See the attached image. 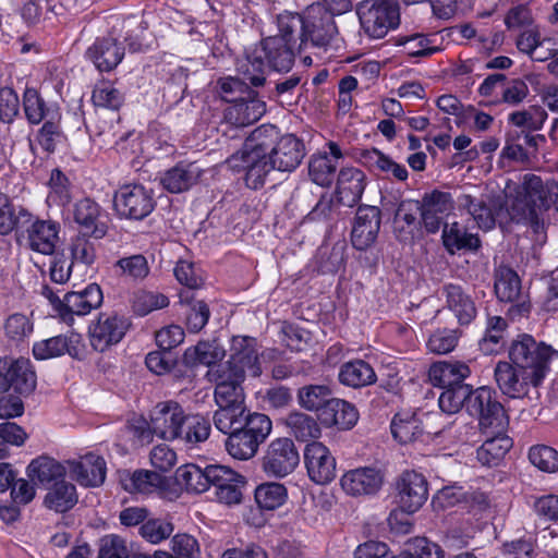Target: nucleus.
Instances as JSON below:
<instances>
[{"instance_id": "f257e3e1", "label": "nucleus", "mask_w": 558, "mask_h": 558, "mask_svg": "<svg viewBox=\"0 0 558 558\" xmlns=\"http://www.w3.org/2000/svg\"><path fill=\"white\" fill-rule=\"evenodd\" d=\"M459 204L473 217L480 228L489 230L496 221L500 223L535 222L538 214L551 205L558 210V182L546 183L535 174H525L520 184L506 183L505 195L473 197L464 194Z\"/></svg>"}, {"instance_id": "f03ea898", "label": "nucleus", "mask_w": 558, "mask_h": 558, "mask_svg": "<svg viewBox=\"0 0 558 558\" xmlns=\"http://www.w3.org/2000/svg\"><path fill=\"white\" fill-rule=\"evenodd\" d=\"M226 351H185L184 362L191 366L205 365L207 376L216 383L215 401L218 409L214 412L213 423L223 421L239 412L246 411L241 383L248 371L254 377L262 374L260 360L265 361V351L260 356L256 351H234L227 361H222Z\"/></svg>"}, {"instance_id": "7ed1b4c3", "label": "nucleus", "mask_w": 558, "mask_h": 558, "mask_svg": "<svg viewBox=\"0 0 558 558\" xmlns=\"http://www.w3.org/2000/svg\"><path fill=\"white\" fill-rule=\"evenodd\" d=\"M510 362L500 361L495 367V380L510 398L527 395L530 386L542 384L549 369L548 351H509Z\"/></svg>"}, {"instance_id": "20e7f679", "label": "nucleus", "mask_w": 558, "mask_h": 558, "mask_svg": "<svg viewBox=\"0 0 558 558\" xmlns=\"http://www.w3.org/2000/svg\"><path fill=\"white\" fill-rule=\"evenodd\" d=\"M214 426L227 435V452L241 461L254 458L272 430V422L268 415L250 410L223 418Z\"/></svg>"}, {"instance_id": "39448f33", "label": "nucleus", "mask_w": 558, "mask_h": 558, "mask_svg": "<svg viewBox=\"0 0 558 558\" xmlns=\"http://www.w3.org/2000/svg\"><path fill=\"white\" fill-rule=\"evenodd\" d=\"M277 137L276 126L262 125L252 132L244 148L227 160L231 169L246 172L247 186L258 189L264 184L267 174L277 170L269 154V146Z\"/></svg>"}, {"instance_id": "423d86ee", "label": "nucleus", "mask_w": 558, "mask_h": 558, "mask_svg": "<svg viewBox=\"0 0 558 558\" xmlns=\"http://www.w3.org/2000/svg\"><path fill=\"white\" fill-rule=\"evenodd\" d=\"M335 15L339 14L322 3H312L302 14H280V25L286 33H294L302 45L311 43L314 47L326 48L338 34Z\"/></svg>"}, {"instance_id": "0eeeda50", "label": "nucleus", "mask_w": 558, "mask_h": 558, "mask_svg": "<svg viewBox=\"0 0 558 558\" xmlns=\"http://www.w3.org/2000/svg\"><path fill=\"white\" fill-rule=\"evenodd\" d=\"M356 13L362 28L373 38H383L400 22L397 0H364L359 3Z\"/></svg>"}, {"instance_id": "6e6552de", "label": "nucleus", "mask_w": 558, "mask_h": 558, "mask_svg": "<svg viewBox=\"0 0 558 558\" xmlns=\"http://www.w3.org/2000/svg\"><path fill=\"white\" fill-rule=\"evenodd\" d=\"M466 411L478 417L482 432L487 429L506 430L509 418L504 405L496 399V393L490 388L480 387L473 390Z\"/></svg>"}, {"instance_id": "1a4fd4ad", "label": "nucleus", "mask_w": 558, "mask_h": 558, "mask_svg": "<svg viewBox=\"0 0 558 558\" xmlns=\"http://www.w3.org/2000/svg\"><path fill=\"white\" fill-rule=\"evenodd\" d=\"M155 206L153 192L141 184H125L113 195V208L120 218L143 220Z\"/></svg>"}, {"instance_id": "9d476101", "label": "nucleus", "mask_w": 558, "mask_h": 558, "mask_svg": "<svg viewBox=\"0 0 558 558\" xmlns=\"http://www.w3.org/2000/svg\"><path fill=\"white\" fill-rule=\"evenodd\" d=\"M37 376L27 359H0V392L29 396L36 388Z\"/></svg>"}, {"instance_id": "9b49d317", "label": "nucleus", "mask_w": 558, "mask_h": 558, "mask_svg": "<svg viewBox=\"0 0 558 558\" xmlns=\"http://www.w3.org/2000/svg\"><path fill=\"white\" fill-rule=\"evenodd\" d=\"M279 33L262 40V51L268 62L269 68L278 72H288L291 70L295 60V51L302 44L294 33H286L280 25V15L278 16Z\"/></svg>"}, {"instance_id": "f8f14e48", "label": "nucleus", "mask_w": 558, "mask_h": 558, "mask_svg": "<svg viewBox=\"0 0 558 558\" xmlns=\"http://www.w3.org/2000/svg\"><path fill=\"white\" fill-rule=\"evenodd\" d=\"M300 454L292 439L279 437L271 440L262 458V469L270 477L282 478L299 465Z\"/></svg>"}, {"instance_id": "ddd939ff", "label": "nucleus", "mask_w": 558, "mask_h": 558, "mask_svg": "<svg viewBox=\"0 0 558 558\" xmlns=\"http://www.w3.org/2000/svg\"><path fill=\"white\" fill-rule=\"evenodd\" d=\"M397 501L402 511L414 513L427 500L426 478L415 471H404L396 481Z\"/></svg>"}, {"instance_id": "4468645a", "label": "nucleus", "mask_w": 558, "mask_h": 558, "mask_svg": "<svg viewBox=\"0 0 558 558\" xmlns=\"http://www.w3.org/2000/svg\"><path fill=\"white\" fill-rule=\"evenodd\" d=\"M57 305L62 312L61 319L72 324L74 315L83 316L97 308L102 303V292L98 284L92 283L80 292H68L63 300H57Z\"/></svg>"}, {"instance_id": "2eb2a0df", "label": "nucleus", "mask_w": 558, "mask_h": 558, "mask_svg": "<svg viewBox=\"0 0 558 558\" xmlns=\"http://www.w3.org/2000/svg\"><path fill=\"white\" fill-rule=\"evenodd\" d=\"M304 461L310 478L316 484L325 485L336 477V459L324 444H307Z\"/></svg>"}, {"instance_id": "dca6fc26", "label": "nucleus", "mask_w": 558, "mask_h": 558, "mask_svg": "<svg viewBox=\"0 0 558 558\" xmlns=\"http://www.w3.org/2000/svg\"><path fill=\"white\" fill-rule=\"evenodd\" d=\"M90 137L101 146H113L125 141L130 132L121 125L120 116L116 111H99L89 119L87 124Z\"/></svg>"}, {"instance_id": "f3484780", "label": "nucleus", "mask_w": 558, "mask_h": 558, "mask_svg": "<svg viewBox=\"0 0 558 558\" xmlns=\"http://www.w3.org/2000/svg\"><path fill=\"white\" fill-rule=\"evenodd\" d=\"M381 222V211L376 206L362 205L357 208L351 232L352 245L364 251L372 246L378 235Z\"/></svg>"}, {"instance_id": "a211bd4d", "label": "nucleus", "mask_w": 558, "mask_h": 558, "mask_svg": "<svg viewBox=\"0 0 558 558\" xmlns=\"http://www.w3.org/2000/svg\"><path fill=\"white\" fill-rule=\"evenodd\" d=\"M421 221L428 233H436L444 223L445 217L453 209L450 193L434 190L425 193L420 201Z\"/></svg>"}, {"instance_id": "6ab92c4d", "label": "nucleus", "mask_w": 558, "mask_h": 558, "mask_svg": "<svg viewBox=\"0 0 558 558\" xmlns=\"http://www.w3.org/2000/svg\"><path fill=\"white\" fill-rule=\"evenodd\" d=\"M183 415L184 411L178 402H159L150 413L149 427L158 437L165 440H174Z\"/></svg>"}, {"instance_id": "aec40b11", "label": "nucleus", "mask_w": 558, "mask_h": 558, "mask_svg": "<svg viewBox=\"0 0 558 558\" xmlns=\"http://www.w3.org/2000/svg\"><path fill=\"white\" fill-rule=\"evenodd\" d=\"M266 112V104L257 97L255 90L247 92L225 110V119L228 123L244 128L257 122Z\"/></svg>"}, {"instance_id": "412c9836", "label": "nucleus", "mask_w": 558, "mask_h": 558, "mask_svg": "<svg viewBox=\"0 0 558 558\" xmlns=\"http://www.w3.org/2000/svg\"><path fill=\"white\" fill-rule=\"evenodd\" d=\"M383 482L381 472L369 466L350 470L340 480L342 489L351 496L374 495L380 489Z\"/></svg>"}, {"instance_id": "4be33fe9", "label": "nucleus", "mask_w": 558, "mask_h": 558, "mask_svg": "<svg viewBox=\"0 0 558 558\" xmlns=\"http://www.w3.org/2000/svg\"><path fill=\"white\" fill-rule=\"evenodd\" d=\"M269 154L278 171L291 172L305 157V146L295 135L286 134L269 146Z\"/></svg>"}, {"instance_id": "5701e85b", "label": "nucleus", "mask_w": 558, "mask_h": 558, "mask_svg": "<svg viewBox=\"0 0 558 558\" xmlns=\"http://www.w3.org/2000/svg\"><path fill=\"white\" fill-rule=\"evenodd\" d=\"M203 172L196 162H179L162 174L160 184L169 193H182L197 184Z\"/></svg>"}, {"instance_id": "b1692460", "label": "nucleus", "mask_w": 558, "mask_h": 558, "mask_svg": "<svg viewBox=\"0 0 558 558\" xmlns=\"http://www.w3.org/2000/svg\"><path fill=\"white\" fill-rule=\"evenodd\" d=\"M27 232L29 247L38 253L51 255L59 240L58 225L51 220L32 219L24 227Z\"/></svg>"}, {"instance_id": "393cba45", "label": "nucleus", "mask_w": 558, "mask_h": 558, "mask_svg": "<svg viewBox=\"0 0 558 558\" xmlns=\"http://www.w3.org/2000/svg\"><path fill=\"white\" fill-rule=\"evenodd\" d=\"M317 418L326 427L336 426L339 429H350L356 424L359 413L348 401L332 398L322 409Z\"/></svg>"}, {"instance_id": "a878e982", "label": "nucleus", "mask_w": 558, "mask_h": 558, "mask_svg": "<svg viewBox=\"0 0 558 558\" xmlns=\"http://www.w3.org/2000/svg\"><path fill=\"white\" fill-rule=\"evenodd\" d=\"M365 174L357 168H343L338 174L337 195L338 202L352 207L362 197L365 189Z\"/></svg>"}, {"instance_id": "bb28decb", "label": "nucleus", "mask_w": 558, "mask_h": 558, "mask_svg": "<svg viewBox=\"0 0 558 558\" xmlns=\"http://www.w3.org/2000/svg\"><path fill=\"white\" fill-rule=\"evenodd\" d=\"M471 374L466 363L460 361H442L434 363L428 369L429 381L441 388L463 385Z\"/></svg>"}, {"instance_id": "cd10ccee", "label": "nucleus", "mask_w": 558, "mask_h": 558, "mask_svg": "<svg viewBox=\"0 0 558 558\" xmlns=\"http://www.w3.org/2000/svg\"><path fill=\"white\" fill-rule=\"evenodd\" d=\"M70 471L75 480L84 486H99L106 478L105 460L88 453L81 461H68Z\"/></svg>"}, {"instance_id": "c85d7f7f", "label": "nucleus", "mask_w": 558, "mask_h": 558, "mask_svg": "<svg viewBox=\"0 0 558 558\" xmlns=\"http://www.w3.org/2000/svg\"><path fill=\"white\" fill-rule=\"evenodd\" d=\"M86 53L99 71L108 72L122 61L124 47L114 38H101L97 39Z\"/></svg>"}, {"instance_id": "c756f323", "label": "nucleus", "mask_w": 558, "mask_h": 558, "mask_svg": "<svg viewBox=\"0 0 558 558\" xmlns=\"http://www.w3.org/2000/svg\"><path fill=\"white\" fill-rule=\"evenodd\" d=\"M489 437L477 449V460L487 466L497 465L505 454L512 447V439L505 434V430L487 429L483 432Z\"/></svg>"}, {"instance_id": "7c9ffc66", "label": "nucleus", "mask_w": 558, "mask_h": 558, "mask_svg": "<svg viewBox=\"0 0 558 558\" xmlns=\"http://www.w3.org/2000/svg\"><path fill=\"white\" fill-rule=\"evenodd\" d=\"M99 215L98 204L89 198L81 199L74 206V220L84 235L101 239L106 234V226L98 222Z\"/></svg>"}, {"instance_id": "2f4dec72", "label": "nucleus", "mask_w": 558, "mask_h": 558, "mask_svg": "<svg viewBox=\"0 0 558 558\" xmlns=\"http://www.w3.org/2000/svg\"><path fill=\"white\" fill-rule=\"evenodd\" d=\"M32 219L33 215L26 208L15 205L7 194L0 193V234L24 230Z\"/></svg>"}, {"instance_id": "473e14b6", "label": "nucleus", "mask_w": 558, "mask_h": 558, "mask_svg": "<svg viewBox=\"0 0 558 558\" xmlns=\"http://www.w3.org/2000/svg\"><path fill=\"white\" fill-rule=\"evenodd\" d=\"M125 333V325L118 317H101L89 327L90 342L94 348L117 344Z\"/></svg>"}, {"instance_id": "72a5a7b5", "label": "nucleus", "mask_w": 558, "mask_h": 558, "mask_svg": "<svg viewBox=\"0 0 558 558\" xmlns=\"http://www.w3.org/2000/svg\"><path fill=\"white\" fill-rule=\"evenodd\" d=\"M442 290L447 306L456 314L459 323L462 325L470 324L476 316V307L472 299L458 284H445Z\"/></svg>"}, {"instance_id": "f704fd0d", "label": "nucleus", "mask_w": 558, "mask_h": 558, "mask_svg": "<svg viewBox=\"0 0 558 558\" xmlns=\"http://www.w3.org/2000/svg\"><path fill=\"white\" fill-rule=\"evenodd\" d=\"M391 433L400 444H409L420 439L425 427L415 413L403 412L395 415L391 422Z\"/></svg>"}, {"instance_id": "c9c22d12", "label": "nucleus", "mask_w": 558, "mask_h": 558, "mask_svg": "<svg viewBox=\"0 0 558 558\" xmlns=\"http://www.w3.org/2000/svg\"><path fill=\"white\" fill-rule=\"evenodd\" d=\"M28 476L33 482L48 487L50 484L59 483L65 475V468L57 460L49 457L34 459L28 468Z\"/></svg>"}, {"instance_id": "e433bc0d", "label": "nucleus", "mask_w": 558, "mask_h": 558, "mask_svg": "<svg viewBox=\"0 0 558 558\" xmlns=\"http://www.w3.org/2000/svg\"><path fill=\"white\" fill-rule=\"evenodd\" d=\"M442 243L447 251L453 254L456 251H475L481 246L476 234L469 233L458 222L445 223L442 230Z\"/></svg>"}, {"instance_id": "4c0bfd02", "label": "nucleus", "mask_w": 558, "mask_h": 558, "mask_svg": "<svg viewBox=\"0 0 558 558\" xmlns=\"http://www.w3.org/2000/svg\"><path fill=\"white\" fill-rule=\"evenodd\" d=\"M210 434L209 421L199 414H185L180 422L177 439L195 445L205 441Z\"/></svg>"}, {"instance_id": "58836bf2", "label": "nucleus", "mask_w": 558, "mask_h": 558, "mask_svg": "<svg viewBox=\"0 0 558 558\" xmlns=\"http://www.w3.org/2000/svg\"><path fill=\"white\" fill-rule=\"evenodd\" d=\"M289 433L300 441H307L320 437L322 429L317 420L303 412H291L284 418Z\"/></svg>"}, {"instance_id": "ea45409f", "label": "nucleus", "mask_w": 558, "mask_h": 558, "mask_svg": "<svg viewBox=\"0 0 558 558\" xmlns=\"http://www.w3.org/2000/svg\"><path fill=\"white\" fill-rule=\"evenodd\" d=\"M495 293L501 302H514L521 294V280L508 266H499L495 271Z\"/></svg>"}, {"instance_id": "a19ab883", "label": "nucleus", "mask_w": 558, "mask_h": 558, "mask_svg": "<svg viewBox=\"0 0 558 558\" xmlns=\"http://www.w3.org/2000/svg\"><path fill=\"white\" fill-rule=\"evenodd\" d=\"M77 502L76 488L72 483L61 480L49 488L45 497V505L56 512H65Z\"/></svg>"}, {"instance_id": "79ce46f5", "label": "nucleus", "mask_w": 558, "mask_h": 558, "mask_svg": "<svg viewBox=\"0 0 558 558\" xmlns=\"http://www.w3.org/2000/svg\"><path fill=\"white\" fill-rule=\"evenodd\" d=\"M208 473L209 465L203 470L195 464H185L177 469L175 482L186 492L201 494L209 489Z\"/></svg>"}, {"instance_id": "37998d69", "label": "nucleus", "mask_w": 558, "mask_h": 558, "mask_svg": "<svg viewBox=\"0 0 558 558\" xmlns=\"http://www.w3.org/2000/svg\"><path fill=\"white\" fill-rule=\"evenodd\" d=\"M374 369L364 361L357 360L344 364L339 373V380L345 386L359 388L375 381Z\"/></svg>"}, {"instance_id": "c03bdc74", "label": "nucleus", "mask_w": 558, "mask_h": 558, "mask_svg": "<svg viewBox=\"0 0 558 558\" xmlns=\"http://www.w3.org/2000/svg\"><path fill=\"white\" fill-rule=\"evenodd\" d=\"M331 389L327 385H306L298 391V402L306 411L316 412L317 416L322 409L331 400Z\"/></svg>"}, {"instance_id": "a18cd8bd", "label": "nucleus", "mask_w": 558, "mask_h": 558, "mask_svg": "<svg viewBox=\"0 0 558 558\" xmlns=\"http://www.w3.org/2000/svg\"><path fill=\"white\" fill-rule=\"evenodd\" d=\"M472 393L473 388L468 384L444 388L438 399L439 408L448 414L458 413L462 408L466 409Z\"/></svg>"}, {"instance_id": "49530a36", "label": "nucleus", "mask_w": 558, "mask_h": 558, "mask_svg": "<svg viewBox=\"0 0 558 558\" xmlns=\"http://www.w3.org/2000/svg\"><path fill=\"white\" fill-rule=\"evenodd\" d=\"M179 352L180 351H149L145 357L146 366L156 375L169 373L180 366L192 367L184 362L185 352L183 353V360L180 362Z\"/></svg>"}, {"instance_id": "de8ad7c7", "label": "nucleus", "mask_w": 558, "mask_h": 558, "mask_svg": "<svg viewBox=\"0 0 558 558\" xmlns=\"http://www.w3.org/2000/svg\"><path fill=\"white\" fill-rule=\"evenodd\" d=\"M337 162L327 154L312 156L308 174L313 182L320 186H329L333 182Z\"/></svg>"}, {"instance_id": "09e8293b", "label": "nucleus", "mask_w": 558, "mask_h": 558, "mask_svg": "<svg viewBox=\"0 0 558 558\" xmlns=\"http://www.w3.org/2000/svg\"><path fill=\"white\" fill-rule=\"evenodd\" d=\"M287 497V489L282 484L268 483L259 485L255 490V500L260 509L274 510L280 507Z\"/></svg>"}, {"instance_id": "8fccbe9b", "label": "nucleus", "mask_w": 558, "mask_h": 558, "mask_svg": "<svg viewBox=\"0 0 558 558\" xmlns=\"http://www.w3.org/2000/svg\"><path fill=\"white\" fill-rule=\"evenodd\" d=\"M548 114L539 106H531L525 110L514 111L509 114V122L518 128H524L530 132L538 131L543 128Z\"/></svg>"}, {"instance_id": "3c124183", "label": "nucleus", "mask_w": 558, "mask_h": 558, "mask_svg": "<svg viewBox=\"0 0 558 558\" xmlns=\"http://www.w3.org/2000/svg\"><path fill=\"white\" fill-rule=\"evenodd\" d=\"M92 100L96 107L110 109L111 111L117 112V110L122 106L124 97L123 94L111 83L102 82L95 86Z\"/></svg>"}, {"instance_id": "603ef678", "label": "nucleus", "mask_w": 558, "mask_h": 558, "mask_svg": "<svg viewBox=\"0 0 558 558\" xmlns=\"http://www.w3.org/2000/svg\"><path fill=\"white\" fill-rule=\"evenodd\" d=\"M4 331L14 345H20L33 332V323L26 315L15 313L7 318Z\"/></svg>"}, {"instance_id": "864d4df0", "label": "nucleus", "mask_w": 558, "mask_h": 558, "mask_svg": "<svg viewBox=\"0 0 558 558\" xmlns=\"http://www.w3.org/2000/svg\"><path fill=\"white\" fill-rule=\"evenodd\" d=\"M529 460L542 472L556 473L558 471V451L553 447L533 446L529 451Z\"/></svg>"}, {"instance_id": "5fc2aeb1", "label": "nucleus", "mask_w": 558, "mask_h": 558, "mask_svg": "<svg viewBox=\"0 0 558 558\" xmlns=\"http://www.w3.org/2000/svg\"><path fill=\"white\" fill-rule=\"evenodd\" d=\"M49 187L47 196L49 205L65 206L71 202L69 180L59 169L51 171Z\"/></svg>"}, {"instance_id": "6e6d98bb", "label": "nucleus", "mask_w": 558, "mask_h": 558, "mask_svg": "<svg viewBox=\"0 0 558 558\" xmlns=\"http://www.w3.org/2000/svg\"><path fill=\"white\" fill-rule=\"evenodd\" d=\"M160 476L156 472L138 470L122 481L123 487L130 493L148 494L158 486Z\"/></svg>"}, {"instance_id": "4d7b16f0", "label": "nucleus", "mask_w": 558, "mask_h": 558, "mask_svg": "<svg viewBox=\"0 0 558 558\" xmlns=\"http://www.w3.org/2000/svg\"><path fill=\"white\" fill-rule=\"evenodd\" d=\"M174 526L163 519H150L145 521L138 530L140 535L150 544H159L170 537Z\"/></svg>"}, {"instance_id": "13d9d810", "label": "nucleus", "mask_w": 558, "mask_h": 558, "mask_svg": "<svg viewBox=\"0 0 558 558\" xmlns=\"http://www.w3.org/2000/svg\"><path fill=\"white\" fill-rule=\"evenodd\" d=\"M169 300L161 293L140 291L134 295L132 307L140 316H145L151 311L168 306Z\"/></svg>"}, {"instance_id": "bf43d9fd", "label": "nucleus", "mask_w": 558, "mask_h": 558, "mask_svg": "<svg viewBox=\"0 0 558 558\" xmlns=\"http://www.w3.org/2000/svg\"><path fill=\"white\" fill-rule=\"evenodd\" d=\"M116 266L121 269L122 275L133 280H143L149 274L147 260L141 254L121 258L117 262Z\"/></svg>"}, {"instance_id": "052dcab7", "label": "nucleus", "mask_w": 558, "mask_h": 558, "mask_svg": "<svg viewBox=\"0 0 558 558\" xmlns=\"http://www.w3.org/2000/svg\"><path fill=\"white\" fill-rule=\"evenodd\" d=\"M171 550L179 558H199L201 547L197 539L190 534H177L171 539Z\"/></svg>"}, {"instance_id": "680f3d73", "label": "nucleus", "mask_w": 558, "mask_h": 558, "mask_svg": "<svg viewBox=\"0 0 558 558\" xmlns=\"http://www.w3.org/2000/svg\"><path fill=\"white\" fill-rule=\"evenodd\" d=\"M24 111L31 123L37 124L46 117V106L43 98L34 89H26L24 94Z\"/></svg>"}, {"instance_id": "e2e57ef3", "label": "nucleus", "mask_w": 558, "mask_h": 558, "mask_svg": "<svg viewBox=\"0 0 558 558\" xmlns=\"http://www.w3.org/2000/svg\"><path fill=\"white\" fill-rule=\"evenodd\" d=\"M98 558H129L125 542L118 535H107L100 539Z\"/></svg>"}, {"instance_id": "0e129e2a", "label": "nucleus", "mask_w": 558, "mask_h": 558, "mask_svg": "<svg viewBox=\"0 0 558 558\" xmlns=\"http://www.w3.org/2000/svg\"><path fill=\"white\" fill-rule=\"evenodd\" d=\"M87 235L77 236L71 246L72 264L81 263L90 266L96 259L94 243L86 239Z\"/></svg>"}, {"instance_id": "69168bd1", "label": "nucleus", "mask_w": 558, "mask_h": 558, "mask_svg": "<svg viewBox=\"0 0 558 558\" xmlns=\"http://www.w3.org/2000/svg\"><path fill=\"white\" fill-rule=\"evenodd\" d=\"M218 84L220 87L221 98L230 105L236 101L241 96H245L247 92L252 90L245 82L235 77L222 78Z\"/></svg>"}, {"instance_id": "338daca9", "label": "nucleus", "mask_w": 558, "mask_h": 558, "mask_svg": "<svg viewBox=\"0 0 558 558\" xmlns=\"http://www.w3.org/2000/svg\"><path fill=\"white\" fill-rule=\"evenodd\" d=\"M20 110V101L16 93L4 87L0 89V120L10 123L17 116Z\"/></svg>"}, {"instance_id": "774afa93", "label": "nucleus", "mask_w": 558, "mask_h": 558, "mask_svg": "<svg viewBox=\"0 0 558 558\" xmlns=\"http://www.w3.org/2000/svg\"><path fill=\"white\" fill-rule=\"evenodd\" d=\"M209 487L219 490L222 486H227L232 482H243V476L223 465H209L207 474Z\"/></svg>"}]
</instances>
